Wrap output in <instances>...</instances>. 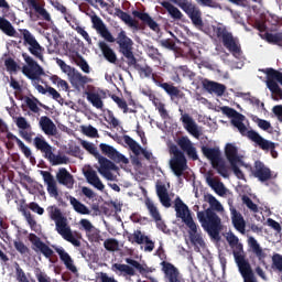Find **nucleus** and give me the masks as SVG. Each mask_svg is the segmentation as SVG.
I'll use <instances>...</instances> for the list:
<instances>
[{
  "label": "nucleus",
  "instance_id": "nucleus-1",
  "mask_svg": "<svg viewBox=\"0 0 282 282\" xmlns=\"http://www.w3.org/2000/svg\"><path fill=\"white\" fill-rule=\"evenodd\" d=\"M176 144L170 147V154L172 155L170 160V169L182 182V175H184L185 171H188V160L197 162L199 155L197 154L195 143L191 141L187 135L178 138ZM186 155L188 160L186 159Z\"/></svg>",
  "mask_w": 282,
  "mask_h": 282
},
{
  "label": "nucleus",
  "instance_id": "nucleus-2",
  "mask_svg": "<svg viewBox=\"0 0 282 282\" xmlns=\"http://www.w3.org/2000/svg\"><path fill=\"white\" fill-rule=\"evenodd\" d=\"M226 241L229 243V247L232 250L235 261L239 268V272L242 275L243 281L257 282V279H254V273L252 272V267H250V262L246 260L243 243L239 241V237L232 234V231H229L226 234Z\"/></svg>",
  "mask_w": 282,
  "mask_h": 282
},
{
  "label": "nucleus",
  "instance_id": "nucleus-3",
  "mask_svg": "<svg viewBox=\"0 0 282 282\" xmlns=\"http://www.w3.org/2000/svg\"><path fill=\"white\" fill-rule=\"evenodd\" d=\"M174 208L176 212V217L182 219V221L189 228V239L194 246H204V239L199 234H197V224L193 220V216H191V209H188V205L182 200V198L176 197L174 200Z\"/></svg>",
  "mask_w": 282,
  "mask_h": 282
},
{
  "label": "nucleus",
  "instance_id": "nucleus-4",
  "mask_svg": "<svg viewBox=\"0 0 282 282\" xmlns=\"http://www.w3.org/2000/svg\"><path fill=\"white\" fill-rule=\"evenodd\" d=\"M48 213V217L55 221V230L65 239V241H68V243H72L75 246V248H80V240H78L76 237H74V234L72 232V228L69 225H67V218L63 216V213L61 209L56 206H48L46 208Z\"/></svg>",
  "mask_w": 282,
  "mask_h": 282
},
{
  "label": "nucleus",
  "instance_id": "nucleus-5",
  "mask_svg": "<svg viewBox=\"0 0 282 282\" xmlns=\"http://www.w3.org/2000/svg\"><path fill=\"white\" fill-rule=\"evenodd\" d=\"M82 147H83V149L88 151V153H90V155H94V158H96V160H98L99 165H100V167L98 169V173H100V175L106 177V180L113 181V173H111V171H118V166L116 165V163H113L111 160L102 156L100 154V152H98V148H96V145H94V143H89L87 141H82Z\"/></svg>",
  "mask_w": 282,
  "mask_h": 282
},
{
  "label": "nucleus",
  "instance_id": "nucleus-6",
  "mask_svg": "<svg viewBox=\"0 0 282 282\" xmlns=\"http://www.w3.org/2000/svg\"><path fill=\"white\" fill-rule=\"evenodd\" d=\"M214 32L218 41H221L224 47L235 56V58H239L241 56V44H239V40L232 36V33L228 32V29L223 24H218L217 28L214 26Z\"/></svg>",
  "mask_w": 282,
  "mask_h": 282
},
{
  "label": "nucleus",
  "instance_id": "nucleus-7",
  "mask_svg": "<svg viewBox=\"0 0 282 282\" xmlns=\"http://www.w3.org/2000/svg\"><path fill=\"white\" fill-rule=\"evenodd\" d=\"M225 155L230 164V170L238 180L246 181V174L241 171V166L248 169V164L243 162V158L239 155V150L232 143H227L225 147Z\"/></svg>",
  "mask_w": 282,
  "mask_h": 282
},
{
  "label": "nucleus",
  "instance_id": "nucleus-8",
  "mask_svg": "<svg viewBox=\"0 0 282 282\" xmlns=\"http://www.w3.org/2000/svg\"><path fill=\"white\" fill-rule=\"evenodd\" d=\"M22 58L26 63L28 66L22 67V73L26 78H30V80H41V76H45V70H43V67L39 65L32 56H30L28 53L22 54Z\"/></svg>",
  "mask_w": 282,
  "mask_h": 282
},
{
  "label": "nucleus",
  "instance_id": "nucleus-9",
  "mask_svg": "<svg viewBox=\"0 0 282 282\" xmlns=\"http://www.w3.org/2000/svg\"><path fill=\"white\" fill-rule=\"evenodd\" d=\"M204 202L209 204V207L205 212H198L197 217L204 230H206L207 235L213 239V195L205 194Z\"/></svg>",
  "mask_w": 282,
  "mask_h": 282
},
{
  "label": "nucleus",
  "instance_id": "nucleus-10",
  "mask_svg": "<svg viewBox=\"0 0 282 282\" xmlns=\"http://www.w3.org/2000/svg\"><path fill=\"white\" fill-rule=\"evenodd\" d=\"M170 1L178 6V8H181V10L185 12V14H187L193 25H202V10H199L197 4H194L188 0H170Z\"/></svg>",
  "mask_w": 282,
  "mask_h": 282
},
{
  "label": "nucleus",
  "instance_id": "nucleus-11",
  "mask_svg": "<svg viewBox=\"0 0 282 282\" xmlns=\"http://www.w3.org/2000/svg\"><path fill=\"white\" fill-rule=\"evenodd\" d=\"M117 45H119V54H122L127 58L128 63L134 61L135 55H133V40L127 36V32L121 30L116 39Z\"/></svg>",
  "mask_w": 282,
  "mask_h": 282
},
{
  "label": "nucleus",
  "instance_id": "nucleus-12",
  "mask_svg": "<svg viewBox=\"0 0 282 282\" xmlns=\"http://www.w3.org/2000/svg\"><path fill=\"white\" fill-rule=\"evenodd\" d=\"M243 120H246V116L240 115L237 119H231V124L238 129L239 133L249 138V140H252V142H256V144H265L263 137H261V134L254 130H248V127H246Z\"/></svg>",
  "mask_w": 282,
  "mask_h": 282
},
{
  "label": "nucleus",
  "instance_id": "nucleus-13",
  "mask_svg": "<svg viewBox=\"0 0 282 282\" xmlns=\"http://www.w3.org/2000/svg\"><path fill=\"white\" fill-rule=\"evenodd\" d=\"M20 32L23 36L24 45H29L30 54H32V56H34L39 61L43 62V52H45V48L41 46L39 41H36V37H34V35H32V33L28 29H22L20 30Z\"/></svg>",
  "mask_w": 282,
  "mask_h": 282
},
{
  "label": "nucleus",
  "instance_id": "nucleus-14",
  "mask_svg": "<svg viewBox=\"0 0 282 282\" xmlns=\"http://www.w3.org/2000/svg\"><path fill=\"white\" fill-rule=\"evenodd\" d=\"M247 169L251 171L253 177H257L259 182L272 180V171L261 161H256L253 167L252 165H248Z\"/></svg>",
  "mask_w": 282,
  "mask_h": 282
},
{
  "label": "nucleus",
  "instance_id": "nucleus-15",
  "mask_svg": "<svg viewBox=\"0 0 282 282\" xmlns=\"http://www.w3.org/2000/svg\"><path fill=\"white\" fill-rule=\"evenodd\" d=\"M99 149L102 155H106V158H109V160H112V162H116L117 164H120V162H122V164H129V159L118 152V150H116V148L112 145L100 143Z\"/></svg>",
  "mask_w": 282,
  "mask_h": 282
},
{
  "label": "nucleus",
  "instance_id": "nucleus-16",
  "mask_svg": "<svg viewBox=\"0 0 282 282\" xmlns=\"http://www.w3.org/2000/svg\"><path fill=\"white\" fill-rule=\"evenodd\" d=\"M30 241L32 246H34L33 250L35 252H41L45 259H52V257H54V250L43 242V240H41L35 234L30 235Z\"/></svg>",
  "mask_w": 282,
  "mask_h": 282
},
{
  "label": "nucleus",
  "instance_id": "nucleus-17",
  "mask_svg": "<svg viewBox=\"0 0 282 282\" xmlns=\"http://www.w3.org/2000/svg\"><path fill=\"white\" fill-rule=\"evenodd\" d=\"M181 121L183 123L184 129H186L187 132L191 135H193V138H196V140H199V135H202V133L199 132V128L197 127V123L195 122L193 117H191V115L188 113H184L181 117Z\"/></svg>",
  "mask_w": 282,
  "mask_h": 282
},
{
  "label": "nucleus",
  "instance_id": "nucleus-18",
  "mask_svg": "<svg viewBox=\"0 0 282 282\" xmlns=\"http://www.w3.org/2000/svg\"><path fill=\"white\" fill-rule=\"evenodd\" d=\"M129 67H133L138 72L140 78H151L153 76V67H151L147 62L143 64L138 63V58L128 62Z\"/></svg>",
  "mask_w": 282,
  "mask_h": 282
},
{
  "label": "nucleus",
  "instance_id": "nucleus-19",
  "mask_svg": "<svg viewBox=\"0 0 282 282\" xmlns=\"http://www.w3.org/2000/svg\"><path fill=\"white\" fill-rule=\"evenodd\" d=\"M40 129L45 133V135H58V128L56 123L51 120L47 116H42L39 121Z\"/></svg>",
  "mask_w": 282,
  "mask_h": 282
},
{
  "label": "nucleus",
  "instance_id": "nucleus-20",
  "mask_svg": "<svg viewBox=\"0 0 282 282\" xmlns=\"http://www.w3.org/2000/svg\"><path fill=\"white\" fill-rule=\"evenodd\" d=\"M55 252L58 253V257L61 261L64 263L66 270H69V272H73V274H76L78 272V269L74 265V259H72V256L65 249L53 247Z\"/></svg>",
  "mask_w": 282,
  "mask_h": 282
},
{
  "label": "nucleus",
  "instance_id": "nucleus-21",
  "mask_svg": "<svg viewBox=\"0 0 282 282\" xmlns=\"http://www.w3.org/2000/svg\"><path fill=\"white\" fill-rule=\"evenodd\" d=\"M44 180V184L47 186V193L51 197H58V187L56 186V181L54 180V175L47 171H40Z\"/></svg>",
  "mask_w": 282,
  "mask_h": 282
},
{
  "label": "nucleus",
  "instance_id": "nucleus-22",
  "mask_svg": "<svg viewBox=\"0 0 282 282\" xmlns=\"http://www.w3.org/2000/svg\"><path fill=\"white\" fill-rule=\"evenodd\" d=\"M132 14L137 19H140V21H142L145 25H148L150 30H153V32L160 31V24H158V22H155V20H153L149 13L134 10Z\"/></svg>",
  "mask_w": 282,
  "mask_h": 282
},
{
  "label": "nucleus",
  "instance_id": "nucleus-23",
  "mask_svg": "<svg viewBox=\"0 0 282 282\" xmlns=\"http://www.w3.org/2000/svg\"><path fill=\"white\" fill-rule=\"evenodd\" d=\"M56 180L58 184H62L63 186H66L67 188H74V176L67 169L62 167L56 173Z\"/></svg>",
  "mask_w": 282,
  "mask_h": 282
},
{
  "label": "nucleus",
  "instance_id": "nucleus-24",
  "mask_svg": "<svg viewBox=\"0 0 282 282\" xmlns=\"http://www.w3.org/2000/svg\"><path fill=\"white\" fill-rule=\"evenodd\" d=\"M248 246L251 252H253V254L257 257L258 261H265V257H268V253H265V251L263 250V248H261V245H259V241H257L254 237L248 238Z\"/></svg>",
  "mask_w": 282,
  "mask_h": 282
},
{
  "label": "nucleus",
  "instance_id": "nucleus-25",
  "mask_svg": "<svg viewBox=\"0 0 282 282\" xmlns=\"http://www.w3.org/2000/svg\"><path fill=\"white\" fill-rule=\"evenodd\" d=\"M55 149L53 148L46 155L45 160L50 162L52 166H61V164H69V158L62 154H54Z\"/></svg>",
  "mask_w": 282,
  "mask_h": 282
},
{
  "label": "nucleus",
  "instance_id": "nucleus-26",
  "mask_svg": "<svg viewBox=\"0 0 282 282\" xmlns=\"http://www.w3.org/2000/svg\"><path fill=\"white\" fill-rule=\"evenodd\" d=\"M231 221L238 232H241V235H246V220L243 219L241 213L237 212V209L235 208L231 209Z\"/></svg>",
  "mask_w": 282,
  "mask_h": 282
},
{
  "label": "nucleus",
  "instance_id": "nucleus-27",
  "mask_svg": "<svg viewBox=\"0 0 282 282\" xmlns=\"http://www.w3.org/2000/svg\"><path fill=\"white\" fill-rule=\"evenodd\" d=\"M26 6L29 8H32L36 14H40L44 21H52V17L50 15V12L45 10V7L39 2V0H26Z\"/></svg>",
  "mask_w": 282,
  "mask_h": 282
},
{
  "label": "nucleus",
  "instance_id": "nucleus-28",
  "mask_svg": "<svg viewBox=\"0 0 282 282\" xmlns=\"http://www.w3.org/2000/svg\"><path fill=\"white\" fill-rule=\"evenodd\" d=\"M33 145L44 155H47L54 149L50 143H47V140H45V137L43 135L35 137L33 139Z\"/></svg>",
  "mask_w": 282,
  "mask_h": 282
},
{
  "label": "nucleus",
  "instance_id": "nucleus-29",
  "mask_svg": "<svg viewBox=\"0 0 282 282\" xmlns=\"http://www.w3.org/2000/svg\"><path fill=\"white\" fill-rule=\"evenodd\" d=\"M85 177L91 186L97 188V191H105V184H102V181H100V177H98V174L94 170H88L85 172Z\"/></svg>",
  "mask_w": 282,
  "mask_h": 282
},
{
  "label": "nucleus",
  "instance_id": "nucleus-30",
  "mask_svg": "<svg viewBox=\"0 0 282 282\" xmlns=\"http://www.w3.org/2000/svg\"><path fill=\"white\" fill-rule=\"evenodd\" d=\"M156 195L164 208H171V197L169 196L166 185H156Z\"/></svg>",
  "mask_w": 282,
  "mask_h": 282
},
{
  "label": "nucleus",
  "instance_id": "nucleus-31",
  "mask_svg": "<svg viewBox=\"0 0 282 282\" xmlns=\"http://www.w3.org/2000/svg\"><path fill=\"white\" fill-rule=\"evenodd\" d=\"M99 50L102 52L104 58H106L108 63L116 64L118 56L116 55V52L111 50L108 43L99 42Z\"/></svg>",
  "mask_w": 282,
  "mask_h": 282
},
{
  "label": "nucleus",
  "instance_id": "nucleus-32",
  "mask_svg": "<svg viewBox=\"0 0 282 282\" xmlns=\"http://www.w3.org/2000/svg\"><path fill=\"white\" fill-rule=\"evenodd\" d=\"M111 270L116 274L118 273L123 274V276H135V269H133V267H130L128 264L113 263L111 265Z\"/></svg>",
  "mask_w": 282,
  "mask_h": 282
},
{
  "label": "nucleus",
  "instance_id": "nucleus-33",
  "mask_svg": "<svg viewBox=\"0 0 282 282\" xmlns=\"http://www.w3.org/2000/svg\"><path fill=\"white\" fill-rule=\"evenodd\" d=\"M224 226H221V219L217 214H213V239L216 243L221 241V235H219L223 230Z\"/></svg>",
  "mask_w": 282,
  "mask_h": 282
},
{
  "label": "nucleus",
  "instance_id": "nucleus-34",
  "mask_svg": "<svg viewBox=\"0 0 282 282\" xmlns=\"http://www.w3.org/2000/svg\"><path fill=\"white\" fill-rule=\"evenodd\" d=\"M7 140H14L20 149V151L23 153V155L28 159L32 160V150L21 141L17 135H14L12 132L7 133Z\"/></svg>",
  "mask_w": 282,
  "mask_h": 282
},
{
  "label": "nucleus",
  "instance_id": "nucleus-35",
  "mask_svg": "<svg viewBox=\"0 0 282 282\" xmlns=\"http://www.w3.org/2000/svg\"><path fill=\"white\" fill-rule=\"evenodd\" d=\"M161 6L169 12V14L172 17V19H175L176 21L182 20V17H184V14H182V11H180V9H177V7L173 6L169 1L161 2Z\"/></svg>",
  "mask_w": 282,
  "mask_h": 282
},
{
  "label": "nucleus",
  "instance_id": "nucleus-36",
  "mask_svg": "<svg viewBox=\"0 0 282 282\" xmlns=\"http://www.w3.org/2000/svg\"><path fill=\"white\" fill-rule=\"evenodd\" d=\"M115 14H116V17L121 19V21H123V23H127V25H130V28L138 29V23L135 22V20H133V18H131V15L129 13L122 11L120 8L115 9Z\"/></svg>",
  "mask_w": 282,
  "mask_h": 282
},
{
  "label": "nucleus",
  "instance_id": "nucleus-37",
  "mask_svg": "<svg viewBox=\"0 0 282 282\" xmlns=\"http://www.w3.org/2000/svg\"><path fill=\"white\" fill-rule=\"evenodd\" d=\"M0 30L3 32V34H7V36H14L17 34V30L14 29V26H12V23H10L8 19L1 17Z\"/></svg>",
  "mask_w": 282,
  "mask_h": 282
},
{
  "label": "nucleus",
  "instance_id": "nucleus-38",
  "mask_svg": "<svg viewBox=\"0 0 282 282\" xmlns=\"http://www.w3.org/2000/svg\"><path fill=\"white\" fill-rule=\"evenodd\" d=\"M69 202L76 213H79V215H89V208L80 203V200H77L76 197L69 196Z\"/></svg>",
  "mask_w": 282,
  "mask_h": 282
},
{
  "label": "nucleus",
  "instance_id": "nucleus-39",
  "mask_svg": "<svg viewBox=\"0 0 282 282\" xmlns=\"http://www.w3.org/2000/svg\"><path fill=\"white\" fill-rule=\"evenodd\" d=\"M145 206H147L152 219H154V221H160V217H162V216L160 215V210H158V207L155 206L153 200H151V198L145 199Z\"/></svg>",
  "mask_w": 282,
  "mask_h": 282
},
{
  "label": "nucleus",
  "instance_id": "nucleus-40",
  "mask_svg": "<svg viewBox=\"0 0 282 282\" xmlns=\"http://www.w3.org/2000/svg\"><path fill=\"white\" fill-rule=\"evenodd\" d=\"M213 191L219 197H226V195H228V188L226 187V185H224L223 182L217 181L215 178L213 180Z\"/></svg>",
  "mask_w": 282,
  "mask_h": 282
},
{
  "label": "nucleus",
  "instance_id": "nucleus-41",
  "mask_svg": "<svg viewBox=\"0 0 282 282\" xmlns=\"http://www.w3.org/2000/svg\"><path fill=\"white\" fill-rule=\"evenodd\" d=\"M150 100L153 102L154 107H156L162 118H165V116H169V112L166 111V108L164 107V104L160 100V98H158L154 94H151Z\"/></svg>",
  "mask_w": 282,
  "mask_h": 282
},
{
  "label": "nucleus",
  "instance_id": "nucleus-42",
  "mask_svg": "<svg viewBox=\"0 0 282 282\" xmlns=\"http://www.w3.org/2000/svg\"><path fill=\"white\" fill-rule=\"evenodd\" d=\"M128 235V241L130 243H138L139 246H142L144 243V239L147 236L142 235L141 230H134L133 234H127Z\"/></svg>",
  "mask_w": 282,
  "mask_h": 282
},
{
  "label": "nucleus",
  "instance_id": "nucleus-43",
  "mask_svg": "<svg viewBox=\"0 0 282 282\" xmlns=\"http://www.w3.org/2000/svg\"><path fill=\"white\" fill-rule=\"evenodd\" d=\"M213 169H216L217 173L221 175V177H230V174L228 173V165H226L224 160L216 161V163L213 162Z\"/></svg>",
  "mask_w": 282,
  "mask_h": 282
},
{
  "label": "nucleus",
  "instance_id": "nucleus-44",
  "mask_svg": "<svg viewBox=\"0 0 282 282\" xmlns=\"http://www.w3.org/2000/svg\"><path fill=\"white\" fill-rule=\"evenodd\" d=\"M263 39L272 45H282V33H264Z\"/></svg>",
  "mask_w": 282,
  "mask_h": 282
},
{
  "label": "nucleus",
  "instance_id": "nucleus-45",
  "mask_svg": "<svg viewBox=\"0 0 282 282\" xmlns=\"http://www.w3.org/2000/svg\"><path fill=\"white\" fill-rule=\"evenodd\" d=\"M161 89H164L169 96L172 98H180L181 90L175 87L173 84L163 83Z\"/></svg>",
  "mask_w": 282,
  "mask_h": 282
},
{
  "label": "nucleus",
  "instance_id": "nucleus-46",
  "mask_svg": "<svg viewBox=\"0 0 282 282\" xmlns=\"http://www.w3.org/2000/svg\"><path fill=\"white\" fill-rule=\"evenodd\" d=\"M87 100L88 102H91L93 107H96V109H102L104 107L102 98L96 93H88Z\"/></svg>",
  "mask_w": 282,
  "mask_h": 282
},
{
  "label": "nucleus",
  "instance_id": "nucleus-47",
  "mask_svg": "<svg viewBox=\"0 0 282 282\" xmlns=\"http://www.w3.org/2000/svg\"><path fill=\"white\" fill-rule=\"evenodd\" d=\"M264 144H258L262 149V151H271L272 158L276 159L279 158V153L276 152V145L272 141H268L263 139Z\"/></svg>",
  "mask_w": 282,
  "mask_h": 282
},
{
  "label": "nucleus",
  "instance_id": "nucleus-48",
  "mask_svg": "<svg viewBox=\"0 0 282 282\" xmlns=\"http://www.w3.org/2000/svg\"><path fill=\"white\" fill-rule=\"evenodd\" d=\"M90 19H91L94 30H96L98 33L101 30H104V28H107V25H105V22H102V19H100V17H98V14L94 13L90 17Z\"/></svg>",
  "mask_w": 282,
  "mask_h": 282
},
{
  "label": "nucleus",
  "instance_id": "nucleus-49",
  "mask_svg": "<svg viewBox=\"0 0 282 282\" xmlns=\"http://www.w3.org/2000/svg\"><path fill=\"white\" fill-rule=\"evenodd\" d=\"M75 65H77V67H79L84 74H89L90 67L84 56H77L75 59Z\"/></svg>",
  "mask_w": 282,
  "mask_h": 282
},
{
  "label": "nucleus",
  "instance_id": "nucleus-50",
  "mask_svg": "<svg viewBox=\"0 0 282 282\" xmlns=\"http://www.w3.org/2000/svg\"><path fill=\"white\" fill-rule=\"evenodd\" d=\"M111 99L116 102L119 109H122L123 113H129V105L127 104V100L118 97L117 95H112Z\"/></svg>",
  "mask_w": 282,
  "mask_h": 282
},
{
  "label": "nucleus",
  "instance_id": "nucleus-51",
  "mask_svg": "<svg viewBox=\"0 0 282 282\" xmlns=\"http://www.w3.org/2000/svg\"><path fill=\"white\" fill-rule=\"evenodd\" d=\"M241 199L242 204H245V206H247V208H249L251 213H259V206L254 204V202H252L251 197H249L248 195H243Z\"/></svg>",
  "mask_w": 282,
  "mask_h": 282
},
{
  "label": "nucleus",
  "instance_id": "nucleus-52",
  "mask_svg": "<svg viewBox=\"0 0 282 282\" xmlns=\"http://www.w3.org/2000/svg\"><path fill=\"white\" fill-rule=\"evenodd\" d=\"M123 142L130 147L131 151L133 153H138V151H140V149H142L140 147V144H138V142H135V140H133V138L129 137V135H124L123 137Z\"/></svg>",
  "mask_w": 282,
  "mask_h": 282
},
{
  "label": "nucleus",
  "instance_id": "nucleus-53",
  "mask_svg": "<svg viewBox=\"0 0 282 282\" xmlns=\"http://www.w3.org/2000/svg\"><path fill=\"white\" fill-rule=\"evenodd\" d=\"M220 110L225 116H227V118H231V120H237V118L241 115L237 110L228 106L220 107Z\"/></svg>",
  "mask_w": 282,
  "mask_h": 282
},
{
  "label": "nucleus",
  "instance_id": "nucleus-54",
  "mask_svg": "<svg viewBox=\"0 0 282 282\" xmlns=\"http://www.w3.org/2000/svg\"><path fill=\"white\" fill-rule=\"evenodd\" d=\"M148 56L149 58H152L154 62L160 63V59L162 58V53H160V50H158V47L149 46Z\"/></svg>",
  "mask_w": 282,
  "mask_h": 282
},
{
  "label": "nucleus",
  "instance_id": "nucleus-55",
  "mask_svg": "<svg viewBox=\"0 0 282 282\" xmlns=\"http://www.w3.org/2000/svg\"><path fill=\"white\" fill-rule=\"evenodd\" d=\"M253 122H256V124H258L259 129H262V131H270V129L272 130V123L265 119L256 117Z\"/></svg>",
  "mask_w": 282,
  "mask_h": 282
},
{
  "label": "nucleus",
  "instance_id": "nucleus-56",
  "mask_svg": "<svg viewBox=\"0 0 282 282\" xmlns=\"http://www.w3.org/2000/svg\"><path fill=\"white\" fill-rule=\"evenodd\" d=\"M126 263H128V265H132V268L138 270L140 274H144V272H147V269H144V267L140 262H138V260L126 258Z\"/></svg>",
  "mask_w": 282,
  "mask_h": 282
},
{
  "label": "nucleus",
  "instance_id": "nucleus-57",
  "mask_svg": "<svg viewBox=\"0 0 282 282\" xmlns=\"http://www.w3.org/2000/svg\"><path fill=\"white\" fill-rule=\"evenodd\" d=\"M4 66L7 67V72L15 73L19 70V64L12 57H9L4 61Z\"/></svg>",
  "mask_w": 282,
  "mask_h": 282
},
{
  "label": "nucleus",
  "instance_id": "nucleus-58",
  "mask_svg": "<svg viewBox=\"0 0 282 282\" xmlns=\"http://www.w3.org/2000/svg\"><path fill=\"white\" fill-rule=\"evenodd\" d=\"M104 247L108 250V252H115V250H118V240L113 238L106 239Z\"/></svg>",
  "mask_w": 282,
  "mask_h": 282
},
{
  "label": "nucleus",
  "instance_id": "nucleus-59",
  "mask_svg": "<svg viewBox=\"0 0 282 282\" xmlns=\"http://www.w3.org/2000/svg\"><path fill=\"white\" fill-rule=\"evenodd\" d=\"M24 102L33 113H39L41 111V108H39V105L34 101V99L25 97Z\"/></svg>",
  "mask_w": 282,
  "mask_h": 282
},
{
  "label": "nucleus",
  "instance_id": "nucleus-60",
  "mask_svg": "<svg viewBox=\"0 0 282 282\" xmlns=\"http://www.w3.org/2000/svg\"><path fill=\"white\" fill-rule=\"evenodd\" d=\"M213 94H216V96H224V94H226V85L213 82Z\"/></svg>",
  "mask_w": 282,
  "mask_h": 282
},
{
  "label": "nucleus",
  "instance_id": "nucleus-61",
  "mask_svg": "<svg viewBox=\"0 0 282 282\" xmlns=\"http://www.w3.org/2000/svg\"><path fill=\"white\" fill-rule=\"evenodd\" d=\"M272 268L282 272V256L279 253L273 254L272 257Z\"/></svg>",
  "mask_w": 282,
  "mask_h": 282
},
{
  "label": "nucleus",
  "instance_id": "nucleus-62",
  "mask_svg": "<svg viewBox=\"0 0 282 282\" xmlns=\"http://www.w3.org/2000/svg\"><path fill=\"white\" fill-rule=\"evenodd\" d=\"M178 69L183 73V76L185 78H188L189 80H193V78H195V76H197V74H195V72L191 70L188 68V66H186V65L178 66Z\"/></svg>",
  "mask_w": 282,
  "mask_h": 282
},
{
  "label": "nucleus",
  "instance_id": "nucleus-63",
  "mask_svg": "<svg viewBox=\"0 0 282 282\" xmlns=\"http://www.w3.org/2000/svg\"><path fill=\"white\" fill-rule=\"evenodd\" d=\"M83 133L88 138H98V130L94 126L84 127Z\"/></svg>",
  "mask_w": 282,
  "mask_h": 282
},
{
  "label": "nucleus",
  "instance_id": "nucleus-64",
  "mask_svg": "<svg viewBox=\"0 0 282 282\" xmlns=\"http://www.w3.org/2000/svg\"><path fill=\"white\" fill-rule=\"evenodd\" d=\"M86 235L90 241H100V230L96 229V227H93Z\"/></svg>",
  "mask_w": 282,
  "mask_h": 282
}]
</instances>
